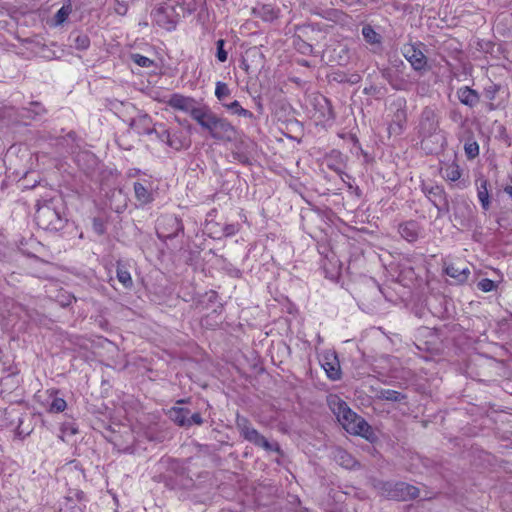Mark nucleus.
Segmentation results:
<instances>
[{"label": "nucleus", "instance_id": "obj_46", "mask_svg": "<svg viewBox=\"0 0 512 512\" xmlns=\"http://www.w3.org/2000/svg\"><path fill=\"white\" fill-rule=\"evenodd\" d=\"M140 172H141L140 170H136V169H134V170H130V171H129V173H128V176H129V177H134V176L139 175V174H140Z\"/></svg>", "mask_w": 512, "mask_h": 512}, {"label": "nucleus", "instance_id": "obj_18", "mask_svg": "<svg viewBox=\"0 0 512 512\" xmlns=\"http://www.w3.org/2000/svg\"><path fill=\"white\" fill-rule=\"evenodd\" d=\"M445 273L451 277L456 279L458 282H465L469 275L470 270L467 266H459L456 263H450L445 267Z\"/></svg>", "mask_w": 512, "mask_h": 512}, {"label": "nucleus", "instance_id": "obj_21", "mask_svg": "<svg viewBox=\"0 0 512 512\" xmlns=\"http://www.w3.org/2000/svg\"><path fill=\"white\" fill-rule=\"evenodd\" d=\"M151 118L148 115H141L134 119L131 126L134 127L139 134H152L155 130V125L151 126Z\"/></svg>", "mask_w": 512, "mask_h": 512}, {"label": "nucleus", "instance_id": "obj_36", "mask_svg": "<svg viewBox=\"0 0 512 512\" xmlns=\"http://www.w3.org/2000/svg\"><path fill=\"white\" fill-rule=\"evenodd\" d=\"M72 11L71 5H63L55 14V22L57 25L63 24Z\"/></svg>", "mask_w": 512, "mask_h": 512}, {"label": "nucleus", "instance_id": "obj_35", "mask_svg": "<svg viewBox=\"0 0 512 512\" xmlns=\"http://www.w3.org/2000/svg\"><path fill=\"white\" fill-rule=\"evenodd\" d=\"M67 407V403L63 398L54 396L50 405H49V412L52 413H59L63 412Z\"/></svg>", "mask_w": 512, "mask_h": 512}, {"label": "nucleus", "instance_id": "obj_8", "mask_svg": "<svg viewBox=\"0 0 512 512\" xmlns=\"http://www.w3.org/2000/svg\"><path fill=\"white\" fill-rule=\"evenodd\" d=\"M422 192L429 199L432 205L437 209L438 216L447 214L450 211L448 195L443 186L440 185H422Z\"/></svg>", "mask_w": 512, "mask_h": 512}, {"label": "nucleus", "instance_id": "obj_3", "mask_svg": "<svg viewBox=\"0 0 512 512\" xmlns=\"http://www.w3.org/2000/svg\"><path fill=\"white\" fill-rule=\"evenodd\" d=\"M184 10L179 0H167L152 11V22L166 31H173Z\"/></svg>", "mask_w": 512, "mask_h": 512}, {"label": "nucleus", "instance_id": "obj_15", "mask_svg": "<svg viewBox=\"0 0 512 512\" xmlns=\"http://www.w3.org/2000/svg\"><path fill=\"white\" fill-rule=\"evenodd\" d=\"M321 365L329 379L336 381L341 378L340 364L335 353L326 354Z\"/></svg>", "mask_w": 512, "mask_h": 512}, {"label": "nucleus", "instance_id": "obj_49", "mask_svg": "<svg viewBox=\"0 0 512 512\" xmlns=\"http://www.w3.org/2000/svg\"><path fill=\"white\" fill-rule=\"evenodd\" d=\"M505 192L512 197V186L505 187Z\"/></svg>", "mask_w": 512, "mask_h": 512}, {"label": "nucleus", "instance_id": "obj_29", "mask_svg": "<svg viewBox=\"0 0 512 512\" xmlns=\"http://www.w3.org/2000/svg\"><path fill=\"white\" fill-rule=\"evenodd\" d=\"M46 112L45 108L39 102H31L29 108H24L22 112L23 117L35 118Z\"/></svg>", "mask_w": 512, "mask_h": 512}, {"label": "nucleus", "instance_id": "obj_27", "mask_svg": "<svg viewBox=\"0 0 512 512\" xmlns=\"http://www.w3.org/2000/svg\"><path fill=\"white\" fill-rule=\"evenodd\" d=\"M464 151L468 159H474L479 155V144L473 137H468L465 140Z\"/></svg>", "mask_w": 512, "mask_h": 512}, {"label": "nucleus", "instance_id": "obj_37", "mask_svg": "<svg viewBox=\"0 0 512 512\" xmlns=\"http://www.w3.org/2000/svg\"><path fill=\"white\" fill-rule=\"evenodd\" d=\"M384 77L388 80L389 84L396 90H402L404 89V81L403 80H399L397 78H395L393 76V71L392 70H387L385 73H384Z\"/></svg>", "mask_w": 512, "mask_h": 512}, {"label": "nucleus", "instance_id": "obj_16", "mask_svg": "<svg viewBox=\"0 0 512 512\" xmlns=\"http://www.w3.org/2000/svg\"><path fill=\"white\" fill-rule=\"evenodd\" d=\"M456 94L459 101L470 108L475 107L480 101L478 92L468 86L460 87Z\"/></svg>", "mask_w": 512, "mask_h": 512}, {"label": "nucleus", "instance_id": "obj_22", "mask_svg": "<svg viewBox=\"0 0 512 512\" xmlns=\"http://www.w3.org/2000/svg\"><path fill=\"white\" fill-rule=\"evenodd\" d=\"M334 459L340 466L346 469H352L358 464L350 453L341 448H337L334 451Z\"/></svg>", "mask_w": 512, "mask_h": 512}, {"label": "nucleus", "instance_id": "obj_47", "mask_svg": "<svg viewBox=\"0 0 512 512\" xmlns=\"http://www.w3.org/2000/svg\"><path fill=\"white\" fill-rule=\"evenodd\" d=\"M236 159H238L240 162H245L246 161V157L245 156H242L240 154H235L234 156Z\"/></svg>", "mask_w": 512, "mask_h": 512}, {"label": "nucleus", "instance_id": "obj_24", "mask_svg": "<svg viewBox=\"0 0 512 512\" xmlns=\"http://www.w3.org/2000/svg\"><path fill=\"white\" fill-rule=\"evenodd\" d=\"M441 175L447 181L456 182L461 178L462 172L459 165L452 162L441 169Z\"/></svg>", "mask_w": 512, "mask_h": 512}, {"label": "nucleus", "instance_id": "obj_34", "mask_svg": "<svg viewBox=\"0 0 512 512\" xmlns=\"http://www.w3.org/2000/svg\"><path fill=\"white\" fill-rule=\"evenodd\" d=\"M181 132L180 131H172L168 146L175 149L180 150L185 147V143L181 138Z\"/></svg>", "mask_w": 512, "mask_h": 512}, {"label": "nucleus", "instance_id": "obj_40", "mask_svg": "<svg viewBox=\"0 0 512 512\" xmlns=\"http://www.w3.org/2000/svg\"><path fill=\"white\" fill-rule=\"evenodd\" d=\"M477 287L483 292H490L496 288V284L493 280L484 278L478 282Z\"/></svg>", "mask_w": 512, "mask_h": 512}, {"label": "nucleus", "instance_id": "obj_5", "mask_svg": "<svg viewBox=\"0 0 512 512\" xmlns=\"http://www.w3.org/2000/svg\"><path fill=\"white\" fill-rule=\"evenodd\" d=\"M439 131V116L436 109L426 106L420 114L418 124V134L422 139V145L427 143L429 138L436 136Z\"/></svg>", "mask_w": 512, "mask_h": 512}, {"label": "nucleus", "instance_id": "obj_42", "mask_svg": "<svg viewBox=\"0 0 512 512\" xmlns=\"http://www.w3.org/2000/svg\"><path fill=\"white\" fill-rule=\"evenodd\" d=\"M189 418L191 420V425H201L203 423V419L199 413L189 414Z\"/></svg>", "mask_w": 512, "mask_h": 512}, {"label": "nucleus", "instance_id": "obj_17", "mask_svg": "<svg viewBox=\"0 0 512 512\" xmlns=\"http://www.w3.org/2000/svg\"><path fill=\"white\" fill-rule=\"evenodd\" d=\"M477 184V197L484 211L490 208V196L488 192V180L484 177H480L476 180Z\"/></svg>", "mask_w": 512, "mask_h": 512}, {"label": "nucleus", "instance_id": "obj_2", "mask_svg": "<svg viewBox=\"0 0 512 512\" xmlns=\"http://www.w3.org/2000/svg\"><path fill=\"white\" fill-rule=\"evenodd\" d=\"M197 118H199L197 123L207 130L213 139L223 142L234 140L236 128L227 119L218 117L210 108L206 107L202 115Z\"/></svg>", "mask_w": 512, "mask_h": 512}, {"label": "nucleus", "instance_id": "obj_28", "mask_svg": "<svg viewBox=\"0 0 512 512\" xmlns=\"http://www.w3.org/2000/svg\"><path fill=\"white\" fill-rule=\"evenodd\" d=\"M70 39H72L73 46L77 50H87L90 46V38L87 34L77 33L75 35H71Z\"/></svg>", "mask_w": 512, "mask_h": 512}, {"label": "nucleus", "instance_id": "obj_14", "mask_svg": "<svg viewBox=\"0 0 512 512\" xmlns=\"http://www.w3.org/2000/svg\"><path fill=\"white\" fill-rule=\"evenodd\" d=\"M403 55L411 64L413 69L421 71L427 66V58L424 53L415 45L408 44L403 47Z\"/></svg>", "mask_w": 512, "mask_h": 512}, {"label": "nucleus", "instance_id": "obj_10", "mask_svg": "<svg viewBox=\"0 0 512 512\" xmlns=\"http://www.w3.org/2000/svg\"><path fill=\"white\" fill-rule=\"evenodd\" d=\"M391 108L394 109L391 123L388 127L390 135H400L404 131L407 123L406 100L404 98L396 99Z\"/></svg>", "mask_w": 512, "mask_h": 512}, {"label": "nucleus", "instance_id": "obj_38", "mask_svg": "<svg viewBox=\"0 0 512 512\" xmlns=\"http://www.w3.org/2000/svg\"><path fill=\"white\" fill-rule=\"evenodd\" d=\"M225 44H226V42L224 39H219L216 41V49H217L216 57H217L218 61L221 63L227 61V58H228V53L224 49Z\"/></svg>", "mask_w": 512, "mask_h": 512}, {"label": "nucleus", "instance_id": "obj_31", "mask_svg": "<svg viewBox=\"0 0 512 512\" xmlns=\"http://www.w3.org/2000/svg\"><path fill=\"white\" fill-rule=\"evenodd\" d=\"M379 397L381 399H384L387 401H393V402H400L401 400H403L405 398V396L402 393L395 391V390H391V389L381 390Z\"/></svg>", "mask_w": 512, "mask_h": 512}, {"label": "nucleus", "instance_id": "obj_50", "mask_svg": "<svg viewBox=\"0 0 512 512\" xmlns=\"http://www.w3.org/2000/svg\"><path fill=\"white\" fill-rule=\"evenodd\" d=\"M2 163V160L0 159V164Z\"/></svg>", "mask_w": 512, "mask_h": 512}, {"label": "nucleus", "instance_id": "obj_11", "mask_svg": "<svg viewBox=\"0 0 512 512\" xmlns=\"http://www.w3.org/2000/svg\"><path fill=\"white\" fill-rule=\"evenodd\" d=\"M183 230L182 221L173 215L164 216L158 221L157 234L159 237L174 238Z\"/></svg>", "mask_w": 512, "mask_h": 512}, {"label": "nucleus", "instance_id": "obj_1", "mask_svg": "<svg viewBox=\"0 0 512 512\" xmlns=\"http://www.w3.org/2000/svg\"><path fill=\"white\" fill-rule=\"evenodd\" d=\"M327 404L338 422L350 434L362 436L366 439L371 434V426L357 415L348 404L336 394L327 397Z\"/></svg>", "mask_w": 512, "mask_h": 512}, {"label": "nucleus", "instance_id": "obj_4", "mask_svg": "<svg viewBox=\"0 0 512 512\" xmlns=\"http://www.w3.org/2000/svg\"><path fill=\"white\" fill-rule=\"evenodd\" d=\"M378 488L382 495L398 501H406L419 496V489L405 482H382Z\"/></svg>", "mask_w": 512, "mask_h": 512}, {"label": "nucleus", "instance_id": "obj_26", "mask_svg": "<svg viewBox=\"0 0 512 512\" xmlns=\"http://www.w3.org/2000/svg\"><path fill=\"white\" fill-rule=\"evenodd\" d=\"M223 106L233 115L248 119L254 118V114L251 111L243 108L237 100L230 103H223Z\"/></svg>", "mask_w": 512, "mask_h": 512}, {"label": "nucleus", "instance_id": "obj_48", "mask_svg": "<svg viewBox=\"0 0 512 512\" xmlns=\"http://www.w3.org/2000/svg\"><path fill=\"white\" fill-rule=\"evenodd\" d=\"M348 4H354V3H362L365 0H346Z\"/></svg>", "mask_w": 512, "mask_h": 512}, {"label": "nucleus", "instance_id": "obj_44", "mask_svg": "<svg viewBox=\"0 0 512 512\" xmlns=\"http://www.w3.org/2000/svg\"><path fill=\"white\" fill-rule=\"evenodd\" d=\"M303 53L312 52V46L310 44L304 43L303 44Z\"/></svg>", "mask_w": 512, "mask_h": 512}, {"label": "nucleus", "instance_id": "obj_33", "mask_svg": "<svg viewBox=\"0 0 512 512\" xmlns=\"http://www.w3.org/2000/svg\"><path fill=\"white\" fill-rule=\"evenodd\" d=\"M153 133L157 135V138L168 145L172 131L167 129L163 124L155 125Z\"/></svg>", "mask_w": 512, "mask_h": 512}, {"label": "nucleus", "instance_id": "obj_32", "mask_svg": "<svg viewBox=\"0 0 512 512\" xmlns=\"http://www.w3.org/2000/svg\"><path fill=\"white\" fill-rule=\"evenodd\" d=\"M231 94V90L228 85L224 82L218 81L215 87V96L216 98L223 102L227 97Z\"/></svg>", "mask_w": 512, "mask_h": 512}, {"label": "nucleus", "instance_id": "obj_25", "mask_svg": "<svg viewBox=\"0 0 512 512\" xmlns=\"http://www.w3.org/2000/svg\"><path fill=\"white\" fill-rule=\"evenodd\" d=\"M116 276L120 283L123 284L125 288H130L133 285L131 274L125 263L122 261H117L116 268Z\"/></svg>", "mask_w": 512, "mask_h": 512}, {"label": "nucleus", "instance_id": "obj_19", "mask_svg": "<svg viewBox=\"0 0 512 512\" xmlns=\"http://www.w3.org/2000/svg\"><path fill=\"white\" fill-rule=\"evenodd\" d=\"M190 410L183 407H173L169 410V417L179 426H191V420L189 418Z\"/></svg>", "mask_w": 512, "mask_h": 512}, {"label": "nucleus", "instance_id": "obj_45", "mask_svg": "<svg viewBox=\"0 0 512 512\" xmlns=\"http://www.w3.org/2000/svg\"><path fill=\"white\" fill-rule=\"evenodd\" d=\"M65 512H83V510L78 506H73L65 510Z\"/></svg>", "mask_w": 512, "mask_h": 512}, {"label": "nucleus", "instance_id": "obj_23", "mask_svg": "<svg viewBox=\"0 0 512 512\" xmlns=\"http://www.w3.org/2000/svg\"><path fill=\"white\" fill-rule=\"evenodd\" d=\"M253 14L266 22H272L278 17V11L271 5H262L253 9Z\"/></svg>", "mask_w": 512, "mask_h": 512}, {"label": "nucleus", "instance_id": "obj_20", "mask_svg": "<svg viewBox=\"0 0 512 512\" xmlns=\"http://www.w3.org/2000/svg\"><path fill=\"white\" fill-rule=\"evenodd\" d=\"M399 233L408 242H414L419 236V226L415 221H408L400 225Z\"/></svg>", "mask_w": 512, "mask_h": 512}, {"label": "nucleus", "instance_id": "obj_13", "mask_svg": "<svg viewBox=\"0 0 512 512\" xmlns=\"http://www.w3.org/2000/svg\"><path fill=\"white\" fill-rule=\"evenodd\" d=\"M133 189L135 198L141 205H147L154 201L153 182L149 179L136 181Z\"/></svg>", "mask_w": 512, "mask_h": 512}, {"label": "nucleus", "instance_id": "obj_6", "mask_svg": "<svg viewBox=\"0 0 512 512\" xmlns=\"http://www.w3.org/2000/svg\"><path fill=\"white\" fill-rule=\"evenodd\" d=\"M236 426L245 440L253 443L256 446L262 447L266 451H278L279 446L277 443H270L263 435H261L255 428H253L249 420L245 417L237 416Z\"/></svg>", "mask_w": 512, "mask_h": 512}, {"label": "nucleus", "instance_id": "obj_7", "mask_svg": "<svg viewBox=\"0 0 512 512\" xmlns=\"http://www.w3.org/2000/svg\"><path fill=\"white\" fill-rule=\"evenodd\" d=\"M35 219L38 225L44 229L59 230L62 228V217L52 202L43 205L38 203Z\"/></svg>", "mask_w": 512, "mask_h": 512}, {"label": "nucleus", "instance_id": "obj_30", "mask_svg": "<svg viewBox=\"0 0 512 512\" xmlns=\"http://www.w3.org/2000/svg\"><path fill=\"white\" fill-rule=\"evenodd\" d=\"M362 35L366 42L370 44H379L381 42V36L370 25L363 26Z\"/></svg>", "mask_w": 512, "mask_h": 512}, {"label": "nucleus", "instance_id": "obj_41", "mask_svg": "<svg viewBox=\"0 0 512 512\" xmlns=\"http://www.w3.org/2000/svg\"><path fill=\"white\" fill-rule=\"evenodd\" d=\"M498 91L499 86L494 83H491L490 85L485 87L484 95L488 100H494Z\"/></svg>", "mask_w": 512, "mask_h": 512}, {"label": "nucleus", "instance_id": "obj_9", "mask_svg": "<svg viewBox=\"0 0 512 512\" xmlns=\"http://www.w3.org/2000/svg\"><path fill=\"white\" fill-rule=\"evenodd\" d=\"M167 104L173 109L183 111L185 113H189L193 120L196 122L199 120L197 118L199 115H202L206 107H197L196 101L192 97L184 96L182 94L174 93L167 100Z\"/></svg>", "mask_w": 512, "mask_h": 512}, {"label": "nucleus", "instance_id": "obj_12", "mask_svg": "<svg viewBox=\"0 0 512 512\" xmlns=\"http://www.w3.org/2000/svg\"><path fill=\"white\" fill-rule=\"evenodd\" d=\"M474 209L475 207L467 201L459 202L454 210L455 221L463 228H471L475 218Z\"/></svg>", "mask_w": 512, "mask_h": 512}, {"label": "nucleus", "instance_id": "obj_43", "mask_svg": "<svg viewBox=\"0 0 512 512\" xmlns=\"http://www.w3.org/2000/svg\"><path fill=\"white\" fill-rule=\"evenodd\" d=\"M63 433H66L67 431H69V434L71 435H74L77 433V429L74 428L73 426H64L63 429H62Z\"/></svg>", "mask_w": 512, "mask_h": 512}, {"label": "nucleus", "instance_id": "obj_39", "mask_svg": "<svg viewBox=\"0 0 512 512\" xmlns=\"http://www.w3.org/2000/svg\"><path fill=\"white\" fill-rule=\"evenodd\" d=\"M131 59L140 67L149 68L153 65V60L138 53L132 54Z\"/></svg>", "mask_w": 512, "mask_h": 512}]
</instances>
